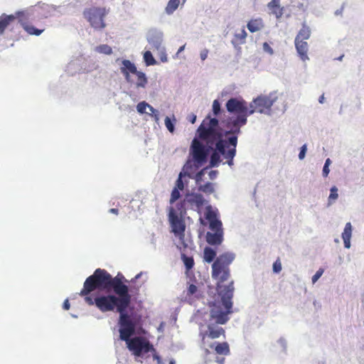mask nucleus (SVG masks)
I'll use <instances>...</instances> for the list:
<instances>
[{"mask_svg": "<svg viewBox=\"0 0 364 364\" xmlns=\"http://www.w3.org/2000/svg\"><path fill=\"white\" fill-rule=\"evenodd\" d=\"M122 67L120 68L122 73L124 75L126 80L128 82H132L130 77V73L136 74L137 73L136 68L134 63L129 60H124L122 61Z\"/></svg>", "mask_w": 364, "mask_h": 364, "instance_id": "nucleus-15", "label": "nucleus"}, {"mask_svg": "<svg viewBox=\"0 0 364 364\" xmlns=\"http://www.w3.org/2000/svg\"><path fill=\"white\" fill-rule=\"evenodd\" d=\"M264 27V23L262 18L258 17L256 18L250 19L247 23V28L251 33H255L262 30Z\"/></svg>", "mask_w": 364, "mask_h": 364, "instance_id": "nucleus-18", "label": "nucleus"}, {"mask_svg": "<svg viewBox=\"0 0 364 364\" xmlns=\"http://www.w3.org/2000/svg\"><path fill=\"white\" fill-rule=\"evenodd\" d=\"M310 36L311 31L309 27L304 24L302 28L299 31L295 40L306 41L309 38Z\"/></svg>", "mask_w": 364, "mask_h": 364, "instance_id": "nucleus-21", "label": "nucleus"}, {"mask_svg": "<svg viewBox=\"0 0 364 364\" xmlns=\"http://www.w3.org/2000/svg\"><path fill=\"white\" fill-rule=\"evenodd\" d=\"M70 303L68 299H65L63 302V307L65 310H68L70 309Z\"/></svg>", "mask_w": 364, "mask_h": 364, "instance_id": "nucleus-45", "label": "nucleus"}, {"mask_svg": "<svg viewBox=\"0 0 364 364\" xmlns=\"http://www.w3.org/2000/svg\"><path fill=\"white\" fill-rule=\"evenodd\" d=\"M185 176H186V173L180 172L178 177L176 181L175 186L171 191L169 200V203L171 205L173 204L181 197L180 191H183L185 187V184L183 181V178Z\"/></svg>", "mask_w": 364, "mask_h": 364, "instance_id": "nucleus-13", "label": "nucleus"}, {"mask_svg": "<svg viewBox=\"0 0 364 364\" xmlns=\"http://www.w3.org/2000/svg\"><path fill=\"white\" fill-rule=\"evenodd\" d=\"M106 15L105 9L99 7H92L85 10L84 16L90 22L92 27L95 29H102L105 27L104 18Z\"/></svg>", "mask_w": 364, "mask_h": 364, "instance_id": "nucleus-11", "label": "nucleus"}, {"mask_svg": "<svg viewBox=\"0 0 364 364\" xmlns=\"http://www.w3.org/2000/svg\"><path fill=\"white\" fill-rule=\"evenodd\" d=\"M274 101L275 99L270 96L260 95L250 104V109H255L259 113H269Z\"/></svg>", "mask_w": 364, "mask_h": 364, "instance_id": "nucleus-12", "label": "nucleus"}, {"mask_svg": "<svg viewBox=\"0 0 364 364\" xmlns=\"http://www.w3.org/2000/svg\"><path fill=\"white\" fill-rule=\"evenodd\" d=\"M168 221L171 228V232L179 240V245L177 246L178 248L181 251H184L188 247V245L184 240L186 223L183 217L179 216L175 208L172 206L168 208Z\"/></svg>", "mask_w": 364, "mask_h": 364, "instance_id": "nucleus-8", "label": "nucleus"}, {"mask_svg": "<svg viewBox=\"0 0 364 364\" xmlns=\"http://www.w3.org/2000/svg\"><path fill=\"white\" fill-rule=\"evenodd\" d=\"M188 120L189 122L191 123V124H194L196 122V115L194 114H191V115H189L188 117Z\"/></svg>", "mask_w": 364, "mask_h": 364, "instance_id": "nucleus-44", "label": "nucleus"}, {"mask_svg": "<svg viewBox=\"0 0 364 364\" xmlns=\"http://www.w3.org/2000/svg\"><path fill=\"white\" fill-rule=\"evenodd\" d=\"M123 280L127 282L124 277L119 273L116 277H112L105 269L98 268L94 273L86 279L87 291H95L96 289H109L110 288L114 291V284H118L122 286L126 291V297L132 300V296L129 292V287L124 284Z\"/></svg>", "mask_w": 364, "mask_h": 364, "instance_id": "nucleus-5", "label": "nucleus"}, {"mask_svg": "<svg viewBox=\"0 0 364 364\" xmlns=\"http://www.w3.org/2000/svg\"><path fill=\"white\" fill-rule=\"evenodd\" d=\"M318 101H319V102H320V103H323V101H324V96H323V95H321V96L319 97Z\"/></svg>", "mask_w": 364, "mask_h": 364, "instance_id": "nucleus-52", "label": "nucleus"}, {"mask_svg": "<svg viewBox=\"0 0 364 364\" xmlns=\"http://www.w3.org/2000/svg\"><path fill=\"white\" fill-rule=\"evenodd\" d=\"M331 161L330 160V159H327L325 161V164H324V166H329V165L331 164Z\"/></svg>", "mask_w": 364, "mask_h": 364, "instance_id": "nucleus-51", "label": "nucleus"}, {"mask_svg": "<svg viewBox=\"0 0 364 364\" xmlns=\"http://www.w3.org/2000/svg\"><path fill=\"white\" fill-rule=\"evenodd\" d=\"M149 104L144 101L138 103L136 105L137 112L140 114L146 112V109L148 108Z\"/></svg>", "mask_w": 364, "mask_h": 364, "instance_id": "nucleus-31", "label": "nucleus"}, {"mask_svg": "<svg viewBox=\"0 0 364 364\" xmlns=\"http://www.w3.org/2000/svg\"><path fill=\"white\" fill-rule=\"evenodd\" d=\"M141 274H142V272H140V273L137 274L134 277V278H133V279L131 280V282H134V281H136V279H139V278H140V277L141 276Z\"/></svg>", "mask_w": 364, "mask_h": 364, "instance_id": "nucleus-47", "label": "nucleus"}, {"mask_svg": "<svg viewBox=\"0 0 364 364\" xmlns=\"http://www.w3.org/2000/svg\"><path fill=\"white\" fill-rule=\"evenodd\" d=\"M185 201H187V204L192 209L196 208L199 210L204 205L205 199L200 193H191L186 194Z\"/></svg>", "mask_w": 364, "mask_h": 364, "instance_id": "nucleus-14", "label": "nucleus"}, {"mask_svg": "<svg viewBox=\"0 0 364 364\" xmlns=\"http://www.w3.org/2000/svg\"><path fill=\"white\" fill-rule=\"evenodd\" d=\"M33 14L28 11H21L16 12L15 15L2 14L0 16V34H2L9 25L18 19L24 31L29 35L39 36L44 31L45 27L43 23H36L38 28H35L31 21H33Z\"/></svg>", "mask_w": 364, "mask_h": 364, "instance_id": "nucleus-6", "label": "nucleus"}, {"mask_svg": "<svg viewBox=\"0 0 364 364\" xmlns=\"http://www.w3.org/2000/svg\"><path fill=\"white\" fill-rule=\"evenodd\" d=\"M169 364H176V362L174 360H171Z\"/></svg>", "mask_w": 364, "mask_h": 364, "instance_id": "nucleus-55", "label": "nucleus"}, {"mask_svg": "<svg viewBox=\"0 0 364 364\" xmlns=\"http://www.w3.org/2000/svg\"><path fill=\"white\" fill-rule=\"evenodd\" d=\"M306 145L304 144L301 147V150H300V152L299 154V159H304L305 157V154H306Z\"/></svg>", "mask_w": 364, "mask_h": 364, "instance_id": "nucleus-38", "label": "nucleus"}, {"mask_svg": "<svg viewBox=\"0 0 364 364\" xmlns=\"http://www.w3.org/2000/svg\"><path fill=\"white\" fill-rule=\"evenodd\" d=\"M148 108L149 109V111L151 112V114L154 116L156 120H158L159 117H158V115H159V112L158 110H156V109H154L152 106H151L150 105H149L148 106Z\"/></svg>", "mask_w": 364, "mask_h": 364, "instance_id": "nucleus-40", "label": "nucleus"}, {"mask_svg": "<svg viewBox=\"0 0 364 364\" xmlns=\"http://www.w3.org/2000/svg\"><path fill=\"white\" fill-rule=\"evenodd\" d=\"M164 122H165V125H166L167 129L170 132L173 133L175 130V127H174V124L171 121V119L168 117H166L165 118Z\"/></svg>", "mask_w": 364, "mask_h": 364, "instance_id": "nucleus-33", "label": "nucleus"}, {"mask_svg": "<svg viewBox=\"0 0 364 364\" xmlns=\"http://www.w3.org/2000/svg\"><path fill=\"white\" fill-rule=\"evenodd\" d=\"M329 172H330V170H329L328 166H323V176L324 177H327L328 173H329Z\"/></svg>", "mask_w": 364, "mask_h": 364, "instance_id": "nucleus-43", "label": "nucleus"}, {"mask_svg": "<svg viewBox=\"0 0 364 364\" xmlns=\"http://www.w3.org/2000/svg\"><path fill=\"white\" fill-rule=\"evenodd\" d=\"M184 48H185V46H181V47H180V48H179V49H178V53H181V51H183V49H184Z\"/></svg>", "mask_w": 364, "mask_h": 364, "instance_id": "nucleus-53", "label": "nucleus"}, {"mask_svg": "<svg viewBox=\"0 0 364 364\" xmlns=\"http://www.w3.org/2000/svg\"><path fill=\"white\" fill-rule=\"evenodd\" d=\"M144 59L147 65H152L156 63V60L151 51L147 50L144 53Z\"/></svg>", "mask_w": 364, "mask_h": 364, "instance_id": "nucleus-30", "label": "nucleus"}, {"mask_svg": "<svg viewBox=\"0 0 364 364\" xmlns=\"http://www.w3.org/2000/svg\"><path fill=\"white\" fill-rule=\"evenodd\" d=\"M232 252H224L220 255L212 264V277L218 280V291L221 295V300L210 304V314L205 321L206 328L200 326L199 336L201 343L205 347L203 360L205 364H224L225 358L218 355H228L230 353V346L227 342L212 343L214 340L223 336L225 338V331L218 325L226 323L229 320V314L232 313V298L233 296V282L228 285L223 283L230 276L229 265L235 259Z\"/></svg>", "mask_w": 364, "mask_h": 364, "instance_id": "nucleus-1", "label": "nucleus"}, {"mask_svg": "<svg viewBox=\"0 0 364 364\" xmlns=\"http://www.w3.org/2000/svg\"><path fill=\"white\" fill-rule=\"evenodd\" d=\"M109 213L117 215L119 213V210L117 208H111L109 210Z\"/></svg>", "mask_w": 364, "mask_h": 364, "instance_id": "nucleus-48", "label": "nucleus"}, {"mask_svg": "<svg viewBox=\"0 0 364 364\" xmlns=\"http://www.w3.org/2000/svg\"><path fill=\"white\" fill-rule=\"evenodd\" d=\"M247 33L245 28H242L240 32L235 33L232 39V43L234 46H237L245 43Z\"/></svg>", "mask_w": 364, "mask_h": 364, "instance_id": "nucleus-20", "label": "nucleus"}, {"mask_svg": "<svg viewBox=\"0 0 364 364\" xmlns=\"http://www.w3.org/2000/svg\"><path fill=\"white\" fill-rule=\"evenodd\" d=\"M154 359L156 360H157V363H158L159 364H160V363H161V358H160V356H159L158 355H154Z\"/></svg>", "mask_w": 364, "mask_h": 364, "instance_id": "nucleus-50", "label": "nucleus"}, {"mask_svg": "<svg viewBox=\"0 0 364 364\" xmlns=\"http://www.w3.org/2000/svg\"><path fill=\"white\" fill-rule=\"evenodd\" d=\"M282 270V264L279 258H278L273 264V271L275 273H279Z\"/></svg>", "mask_w": 364, "mask_h": 364, "instance_id": "nucleus-35", "label": "nucleus"}, {"mask_svg": "<svg viewBox=\"0 0 364 364\" xmlns=\"http://www.w3.org/2000/svg\"><path fill=\"white\" fill-rule=\"evenodd\" d=\"M114 284V294H92L93 291L85 289L86 280L83 287L79 293L80 296L84 298L85 302L89 306L95 305L101 312L113 311L116 309L118 312L122 308H128L131 301L126 297L125 289L118 284Z\"/></svg>", "mask_w": 364, "mask_h": 364, "instance_id": "nucleus-3", "label": "nucleus"}, {"mask_svg": "<svg viewBox=\"0 0 364 364\" xmlns=\"http://www.w3.org/2000/svg\"><path fill=\"white\" fill-rule=\"evenodd\" d=\"M127 308H122L118 311L119 314V336L122 341L128 340L135 333V323L132 321L130 316L126 312Z\"/></svg>", "mask_w": 364, "mask_h": 364, "instance_id": "nucleus-10", "label": "nucleus"}, {"mask_svg": "<svg viewBox=\"0 0 364 364\" xmlns=\"http://www.w3.org/2000/svg\"><path fill=\"white\" fill-rule=\"evenodd\" d=\"M153 45L156 48V49H159L160 46H161V42L160 41H156V42H153Z\"/></svg>", "mask_w": 364, "mask_h": 364, "instance_id": "nucleus-49", "label": "nucleus"}, {"mask_svg": "<svg viewBox=\"0 0 364 364\" xmlns=\"http://www.w3.org/2000/svg\"><path fill=\"white\" fill-rule=\"evenodd\" d=\"M187 204V201H185V198L176 203V209H175L179 216L183 217V215L186 213V205Z\"/></svg>", "mask_w": 364, "mask_h": 364, "instance_id": "nucleus-28", "label": "nucleus"}, {"mask_svg": "<svg viewBox=\"0 0 364 364\" xmlns=\"http://www.w3.org/2000/svg\"><path fill=\"white\" fill-rule=\"evenodd\" d=\"M205 168H203L202 170H200V171H198L196 176H195V180H196V184H198V186L200 184V183L203 181V177L204 176V172H205Z\"/></svg>", "mask_w": 364, "mask_h": 364, "instance_id": "nucleus-34", "label": "nucleus"}, {"mask_svg": "<svg viewBox=\"0 0 364 364\" xmlns=\"http://www.w3.org/2000/svg\"><path fill=\"white\" fill-rule=\"evenodd\" d=\"M323 272H324L323 269L320 268L316 272V274L312 277V283L313 284L316 283L318 281V279L322 276Z\"/></svg>", "mask_w": 364, "mask_h": 364, "instance_id": "nucleus-36", "label": "nucleus"}, {"mask_svg": "<svg viewBox=\"0 0 364 364\" xmlns=\"http://www.w3.org/2000/svg\"><path fill=\"white\" fill-rule=\"evenodd\" d=\"M198 291V287L195 284H190L187 289V295L191 296L196 294Z\"/></svg>", "mask_w": 364, "mask_h": 364, "instance_id": "nucleus-37", "label": "nucleus"}, {"mask_svg": "<svg viewBox=\"0 0 364 364\" xmlns=\"http://www.w3.org/2000/svg\"><path fill=\"white\" fill-rule=\"evenodd\" d=\"M267 8L277 18H280L284 14V9L280 6V0H271L267 4Z\"/></svg>", "mask_w": 364, "mask_h": 364, "instance_id": "nucleus-16", "label": "nucleus"}, {"mask_svg": "<svg viewBox=\"0 0 364 364\" xmlns=\"http://www.w3.org/2000/svg\"><path fill=\"white\" fill-rule=\"evenodd\" d=\"M216 256V252L209 247H205L203 251V259L208 263L212 262Z\"/></svg>", "mask_w": 364, "mask_h": 364, "instance_id": "nucleus-22", "label": "nucleus"}, {"mask_svg": "<svg viewBox=\"0 0 364 364\" xmlns=\"http://www.w3.org/2000/svg\"><path fill=\"white\" fill-rule=\"evenodd\" d=\"M342 11H343V9H341L340 10L336 11V15L341 14V12H342Z\"/></svg>", "mask_w": 364, "mask_h": 364, "instance_id": "nucleus-54", "label": "nucleus"}, {"mask_svg": "<svg viewBox=\"0 0 364 364\" xmlns=\"http://www.w3.org/2000/svg\"><path fill=\"white\" fill-rule=\"evenodd\" d=\"M225 107L229 113L237 114V117L227 122L226 127L228 130L223 132V134L225 136L230 134L237 136L240 133V128L247 124V117L254 114L255 109H250L246 101L236 97L228 100Z\"/></svg>", "mask_w": 364, "mask_h": 364, "instance_id": "nucleus-4", "label": "nucleus"}, {"mask_svg": "<svg viewBox=\"0 0 364 364\" xmlns=\"http://www.w3.org/2000/svg\"><path fill=\"white\" fill-rule=\"evenodd\" d=\"M181 259L188 271L193 267L195 262L192 257H188L184 253H181Z\"/></svg>", "mask_w": 364, "mask_h": 364, "instance_id": "nucleus-26", "label": "nucleus"}, {"mask_svg": "<svg viewBox=\"0 0 364 364\" xmlns=\"http://www.w3.org/2000/svg\"><path fill=\"white\" fill-rule=\"evenodd\" d=\"M179 3L180 0H169L166 7V14H173L178 9Z\"/></svg>", "mask_w": 364, "mask_h": 364, "instance_id": "nucleus-25", "label": "nucleus"}, {"mask_svg": "<svg viewBox=\"0 0 364 364\" xmlns=\"http://www.w3.org/2000/svg\"><path fill=\"white\" fill-rule=\"evenodd\" d=\"M137 80L136 82V85L141 87H144L147 84V78L145 75V74L141 71H137V73L135 74Z\"/></svg>", "mask_w": 364, "mask_h": 364, "instance_id": "nucleus-24", "label": "nucleus"}, {"mask_svg": "<svg viewBox=\"0 0 364 364\" xmlns=\"http://www.w3.org/2000/svg\"><path fill=\"white\" fill-rule=\"evenodd\" d=\"M205 218L210 223V228L215 232H208L206 241L210 245H220L223 241V230L222 223L217 218L216 213L211 206H208L205 213Z\"/></svg>", "mask_w": 364, "mask_h": 364, "instance_id": "nucleus-7", "label": "nucleus"}, {"mask_svg": "<svg viewBox=\"0 0 364 364\" xmlns=\"http://www.w3.org/2000/svg\"><path fill=\"white\" fill-rule=\"evenodd\" d=\"M338 198V188L333 186L330 189V194L328 199V205H331Z\"/></svg>", "mask_w": 364, "mask_h": 364, "instance_id": "nucleus-27", "label": "nucleus"}, {"mask_svg": "<svg viewBox=\"0 0 364 364\" xmlns=\"http://www.w3.org/2000/svg\"><path fill=\"white\" fill-rule=\"evenodd\" d=\"M141 274H142V272H140V273L137 274L134 277V278H133V279L131 280V282H134V281H136V279H139V278H140V277L141 276Z\"/></svg>", "mask_w": 364, "mask_h": 364, "instance_id": "nucleus-46", "label": "nucleus"}, {"mask_svg": "<svg viewBox=\"0 0 364 364\" xmlns=\"http://www.w3.org/2000/svg\"><path fill=\"white\" fill-rule=\"evenodd\" d=\"M198 191L206 194H211L214 192V184L210 182H207L205 184H200L198 186Z\"/></svg>", "mask_w": 364, "mask_h": 364, "instance_id": "nucleus-23", "label": "nucleus"}, {"mask_svg": "<svg viewBox=\"0 0 364 364\" xmlns=\"http://www.w3.org/2000/svg\"><path fill=\"white\" fill-rule=\"evenodd\" d=\"M95 50L100 53L105 55H111L112 53V48L107 44H102L97 46L95 48Z\"/></svg>", "mask_w": 364, "mask_h": 364, "instance_id": "nucleus-29", "label": "nucleus"}, {"mask_svg": "<svg viewBox=\"0 0 364 364\" xmlns=\"http://www.w3.org/2000/svg\"><path fill=\"white\" fill-rule=\"evenodd\" d=\"M208 52H209L208 50L206 48H205L200 51V57L202 60H205L207 58Z\"/></svg>", "mask_w": 364, "mask_h": 364, "instance_id": "nucleus-41", "label": "nucleus"}, {"mask_svg": "<svg viewBox=\"0 0 364 364\" xmlns=\"http://www.w3.org/2000/svg\"><path fill=\"white\" fill-rule=\"evenodd\" d=\"M263 49L265 52H267L271 55L273 54V53H274L273 49L271 48V46L269 45V43H267V42L263 43Z\"/></svg>", "mask_w": 364, "mask_h": 364, "instance_id": "nucleus-39", "label": "nucleus"}, {"mask_svg": "<svg viewBox=\"0 0 364 364\" xmlns=\"http://www.w3.org/2000/svg\"><path fill=\"white\" fill-rule=\"evenodd\" d=\"M221 111L220 104L218 100H215L213 102V112L215 116H218Z\"/></svg>", "mask_w": 364, "mask_h": 364, "instance_id": "nucleus-32", "label": "nucleus"}, {"mask_svg": "<svg viewBox=\"0 0 364 364\" xmlns=\"http://www.w3.org/2000/svg\"><path fill=\"white\" fill-rule=\"evenodd\" d=\"M237 136H225L216 118L207 116L196 130V137L192 140L189 155L197 168L203 166L208 159L211 150L210 166L217 167L221 162L220 156L227 160L228 166L233 165L236 155Z\"/></svg>", "mask_w": 364, "mask_h": 364, "instance_id": "nucleus-2", "label": "nucleus"}, {"mask_svg": "<svg viewBox=\"0 0 364 364\" xmlns=\"http://www.w3.org/2000/svg\"><path fill=\"white\" fill-rule=\"evenodd\" d=\"M218 174V171L216 170L210 171L208 173L210 180H214Z\"/></svg>", "mask_w": 364, "mask_h": 364, "instance_id": "nucleus-42", "label": "nucleus"}, {"mask_svg": "<svg viewBox=\"0 0 364 364\" xmlns=\"http://www.w3.org/2000/svg\"><path fill=\"white\" fill-rule=\"evenodd\" d=\"M295 46L299 53V57L303 61L309 59L308 53V43L306 41L295 40Z\"/></svg>", "mask_w": 364, "mask_h": 364, "instance_id": "nucleus-17", "label": "nucleus"}, {"mask_svg": "<svg viewBox=\"0 0 364 364\" xmlns=\"http://www.w3.org/2000/svg\"><path fill=\"white\" fill-rule=\"evenodd\" d=\"M352 235V225L350 223H347L345 225L343 232L342 233V238L343 240L344 247L347 249L350 247V238Z\"/></svg>", "mask_w": 364, "mask_h": 364, "instance_id": "nucleus-19", "label": "nucleus"}, {"mask_svg": "<svg viewBox=\"0 0 364 364\" xmlns=\"http://www.w3.org/2000/svg\"><path fill=\"white\" fill-rule=\"evenodd\" d=\"M124 341L129 350L136 357H141L150 351H155L153 345L142 336L130 338Z\"/></svg>", "mask_w": 364, "mask_h": 364, "instance_id": "nucleus-9", "label": "nucleus"}]
</instances>
